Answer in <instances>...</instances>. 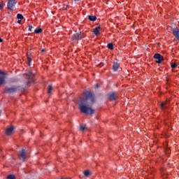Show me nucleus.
I'll list each match as a JSON object with an SVG mask.
<instances>
[{
	"instance_id": "nucleus-8",
	"label": "nucleus",
	"mask_w": 179,
	"mask_h": 179,
	"mask_svg": "<svg viewBox=\"0 0 179 179\" xmlns=\"http://www.w3.org/2000/svg\"><path fill=\"white\" fill-rule=\"evenodd\" d=\"M0 86H1V85H5V79H6V74L2 72V71H0Z\"/></svg>"
},
{
	"instance_id": "nucleus-25",
	"label": "nucleus",
	"mask_w": 179,
	"mask_h": 179,
	"mask_svg": "<svg viewBox=\"0 0 179 179\" xmlns=\"http://www.w3.org/2000/svg\"><path fill=\"white\" fill-rule=\"evenodd\" d=\"M86 129V127L85 126H80V131H85Z\"/></svg>"
},
{
	"instance_id": "nucleus-7",
	"label": "nucleus",
	"mask_w": 179,
	"mask_h": 179,
	"mask_svg": "<svg viewBox=\"0 0 179 179\" xmlns=\"http://www.w3.org/2000/svg\"><path fill=\"white\" fill-rule=\"evenodd\" d=\"M16 5V0H8L7 7L9 10H13L15 6Z\"/></svg>"
},
{
	"instance_id": "nucleus-19",
	"label": "nucleus",
	"mask_w": 179,
	"mask_h": 179,
	"mask_svg": "<svg viewBox=\"0 0 179 179\" xmlns=\"http://www.w3.org/2000/svg\"><path fill=\"white\" fill-rule=\"evenodd\" d=\"M107 47L109 50H114V45L111 43H108L107 45Z\"/></svg>"
},
{
	"instance_id": "nucleus-15",
	"label": "nucleus",
	"mask_w": 179,
	"mask_h": 179,
	"mask_svg": "<svg viewBox=\"0 0 179 179\" xmlns=\"http://www.w3.org/2000/svg\"><path fill=\"white\" fill-rule=\"evenodd\" d=\"M160 107L163 111L164 110H166V108H167V107H169V106H167L166 102H162L160 104Z\"/></svg>"
},
{
	"instance_id": "nucleus-12",
	"label": "nucleus",
	"mask_w": 179,
	"mask_h": 179,
	"mask_svg": "<svg viewBox=\"0 0 179 179\" xmlns=\"http://www.w3.org/2000/svg\"><path fill=\"white\" fill-rule=\"evenodd\" d=\"M100 30H101V27H100V26L96 27L95 29H94V34L95 36H99V34H100Z\"/></svg>"
},
{
	"instance_id": "nucleus-13",
	"label": "nucleus",
	"mask_w": 179,
	"mask_h": 179,
	"mask_svg": "<svg viewBox=\"0 0 179 179\" xmlns=\"http://www.w3.org/2000/svg\"><path fill=\"white\" fill-rule=\"evenodd\" d=\"M118 68H120V64L117 62H113V71H118Z\"/></svg>"
},
{
	"instance_id": "nucleus-9",
	"label": "nucleus",
	"mask_w": 179,
	"mask_h": 179,
	"mask_svg": "<svg viewBox=\"0 0 179 179\" xmlns=\"http://www.w3.org/2000/svg\"><path fill=\"white\" fill-rule=\"evenodd\" d=\"M117 93H115V92H110L108 94V99H109L110 101H114L115 100H117Z\"/></svg>"
},
{
	"instance_id": "nucleus-27",
	"label": "nucleus",
	"mask_w": 179,
	"mask_h": 179,
	"mask_svg": "<svg viewBox=\"0 0 179 179\" xmlns=\"http://www.w3.org/2000/svg\"><path fill=\"white\" fill-rule=\"evenodd\" d=\"M95 89H99V84L95 85Z\"/></svg>"
},
{
	"instance_id": "nucleus-17",
	"label": "nucleus",
	"mask_w": 179,
	"mask_h": 179,
	"mask_svg": "<svg viewBox=\"0 0 179 179\" xmlns=\"http://www.w3.org/2000/svg\"><path fill=\"white\" fill-rule=\"evenodd\" d=\"M34 33L36 34H40V33H43V29L41 28H36L35 30H34Z\"/></svg>"
},
{
	"instance_id": "nucleus-6",
	"label": "nucleus",
	"mask_w": 179,
	"mask_h": 179,
	"mask_svg": "<svg viewBox=\"0 0 179 179\" xmlns=\"http://www.w3.org/2000/svg\"><path fill=\"white\" fill-rule=\"evenodd\" d=\"M153 58L155 59H157L155 61L156 64H162V62H163V61H164V58L163 57V56L159 53H156L154 55Z\"/></svg>"
},
{
	"instance_id": "nucleus-14",
	"label": "nucleus",
	"mask_w": 179,
	"mask_h": 179,
	"mask_svg": "<svg viewBox=\"0 0 179 179\" xmlns=\"http://www.w3.org/2000/svg\"><path fill=\"white\" fill-rule=\"evenodd\" d=\"M88 19L91 22H96L97 17H96V15H88Z\"/></svg>"
},
{
	"instance_id": "nucleus-10",
	"label": "nucleus",
	"mask_w": 179,
	"mask_h": 179,
	"mask_svg": "<svg viewBox=\"0 0 179 179\" xmlns=\"http://www.w3.org/2000/svg\"><path fill=\"white\" fill-rule=\"evenodd\" d=\"M15 130V127L13 126H10L9 127H8L6 129V135L9 136V135H12V134H13V131Z\"/></svg>"
},
{
	"instance_id": "nucleus-20",
	"label": "nucleus",
	"mask_w": 179,
	"mask_h": 179,
	"mask_svg": "<svg viewBox=\"0 0 179 179\" xmlns=\"http://www.w3.org/2000/svg\"><path fill=\"white\" fill-rule=\"evenodd\" d=\"M172 69H176L177 66H178V64L177 63H172L171 65Z\"/></svg>"
},
{
	"instance_id": "nucleus-5",
	"label": "nucleus",
	"mask_w": 179,
	"mask_h": 179,
	"mask_svg": "<svg viewBox=\"0 0 179 179\" xmlns=\"http://www.w3.org/2000/svg\"><path fill=\"white\" fill-rule=\"evenodd\" d=\"M27 157V155H26L25 149H22L21 151H20V153L18 154L19 160H21V162H24Z\"/></svg>"
},
{
	"instance_id": "nucleus-18",
	"label": "nucleus",
	"mask_w": 179,
	"mask_h": 179,
	"mask_svg": "<svg viewBox=\"0 0 179 179\" xmlns=\"http://www.w3.org/2000/svg\"><path fill=\"white\" fill-rule=\"evenodd\" d=\"M83 174L85 177H89V176H90L92 173H90V171H89V170H86L83 172Z\"/></svg>"
},
{
	"instance_id": "nucleus-30",
	"label": "nucleus",
	"mask_w": 179,
	"mask_h": 179,
	"mask_svg": "<svg viewBox=\"0 0 179 179\" xmlns=\"http://www.w3.org/2000/svg\"><path fill=\"white\" fill-rule=\"evenodd\" d=\"M2 41H3V40L1 38H0V43H2Z\"/></svg>"
},
{
	"instance_id": "nucleus-31",
	"label": "nucleus",
	"mask_w": 179,
	"mask_h": 179,
	"mask_svg": "<svg viewBox=\"0 0 179 179\" xmlns=\"http://www.w3.org/2000/svg\"><path fill=\"white\" fill-rule=\"evenodd\" d=\"M45 51V50H44V49L41 50V52H44Z\"/></svg>"
},
{
	"instance_id": "nucleus-11",
	"label": "nucleus",
	"mask_w": 179,
	"mask_h": 179,
	"mask_svg": "<svg viewBox=\"0 0 179 179\" xmlns=\"http://www.w3.org/2000/svg\"><path fill=\"white\" fill-rule=\"evenodd\" d=\"M172 33H173V36H176L177 40H178V41H179V29L177 28L173 29Z\"/></svg>"
},
{
	"instance_id": "nucleus-1",
	"label": "nucleus",
	"mask_w": 179,
	"mask_h": 179,
	"mask_svg": "<svg viewBox=\"0 0 179 179\" xmlns=\"http://www.w3.org/2000/svg\"><path fill=\"white\" fill-rule=\"evenodd\" d=\"M96 101V97L94 94L90 92H86L84 94V97L80 100L79 110L83 114H94V109L92 108L90 106L94 104Z\"/></svg>"
},
{
	"instance_id": "nucleus-16",
	"label": "nucleus",
	"mask_w": 179,
	"mask_h": 179,
	"mask_svg": "<svg viewBox=\"0 0 179 179\" xmlns=\"http://www.w3.org/2000/svg\"><path fill=\"white\" fill-rule=\"evenodd\" d=\"M27 64L29 66H30L31 64V57H30V54L27 53Z\"/></svg>"
},
{
	"instance_id": "nucleus-23",
	"label": "nucleus",
	"mask_w": 179,
	"mask_h": 179,
	"mask_svg": "<svg viewBox=\"0 0 179 179\" xmlns=\"http://www.w3.org/2000/svg\"><path fill=\"white\" fill-rule=\"evenodd\" d=\"M3 6H5V3L3 2L0 3V10L3 9Z\"/></svg>"
},
{
	"instance_id": "nucleus-21",
	"label": "nucleus",
	"mask_w": 179,
	"mask_h": 179,
	"mask_svg": "<svg viewBox=\"0 0 179 179\" xmlns=\"http://www.w3.org/2000/svg\"><path fill=\"white\" fill-rule=\"evenodd\" d=\"M17 19H20V20H23V15L22 14L17 15Z\"/></svg>"
},
{
	"instance_id": "nucleus-29",
	"label": "nucleus",
	"mask_w": 179,
	"mask_h": 179,
	"mask_svg": "<svg viewBox=\"0 0 179 179\" xmlns=\"http://www.w3.org/2000/svg\"><path fill=\"white\" fill-rule=\"evenodd\" d=\"M167 178V175H164L163 176V178Z\"/></svg>"
},
{
	"instance_id": "nucleus-22",
	"label": "nucleus",
	"mask_w": 179,
	"mask_h": 179,
	"mask_svg": "<svg viewBox=\"0 0 179 179\" xmlns=\"http://www.w3.org/2000/svg\"><path fill=\"white\" fill-rule=\"evenodd\" d=\"M52 90V85H49L48 88V94H50V93H51Z\"/></svg>"
},
{
	"instance_id": "nucleus-4",
	"label": "nucleus",
	"mask_w": 179,
	"mask_h": 179,
	"mask_svg": "<svg viewBox=\"0 0 179 179\" xmlns=\"http://www.w3.org/2000/svg\"><path fill=\"white\" fill-rule=\"evenodd\" d=\"M85 37H86V36L85 35L84 33L78 32V33L74 34L71 36V40L73 41H78L79 40H82V38H85Z\"/></svg>"
},
{
	"instance_id": "nucleus-33",
	"label": "nucleus",
	"mask_w": 179,
	"mask_h": 179,
	"mask_svg": "<svg viewBox=\"0 0 179 179\" xmlns=\"http://www.w3.org/2000/svg\"><path fill=\"white\" fill-rule=\"evenodd\" d=\"M74 1H80V0H74Z\"/></svg>"
},
{
	"instance_id": "nucleus-24",
	"label": "nucleus",
	"mask_w": 179,
	"mask_h": 179,
	"mask_svg": "<svg viewBox=\"0 0 179 179\" xmlns=\"http://www.w3.org/2000/svg\"><path fill=\"white\" fill-rule=\"evenodd\" d=\"M8 179H15V175H9L8 176H7Z\"/></svg>"
},
{
	"instance_id": "nucleus-32",
	"label": "nucleus",
	"mask_w": 179,
	"mask_h": 179,
	"mask_svg": "<svg viewBox=\"0 0 179 179\" xmlns=\"http://www.w3.org/2000/svg\"><path fill=\"white\" fill-rule=\"evenodd\" d=\"M101 65H104L103 63H101Z\"/></svg>"
},
{
	"instance_id": "nucleus-28",
	"label": "nucleus",
	"mask_w": 179,
	"mask_h": 179,
	"mask_svg": "<svg viewBox=\"0 0 179 179\" xmlns=\"http://www.w3.org/2000/svg\"><path fill=\"white\" fill-rule=\"evenodd\" d=\"M17 23H22V20H18Z\"/></svg>"
},
{
	"instance_id": "nucleus-26",
	"label": "nucleus",
	"mask_w": 179,
	"mask_h": 179,
	"mask_svg": "<svg viewBox=\"0 0 179 179\" xmlns=\"http://www.w3.org/2000/svg\"><path fill=\"white\" fill-rule=\"evenodd\" d=\"M33 28H34L33 25H31V24L29 25V29H28L29 31H32L31 29Z\"/></svg>"
},
{
	"instance_id": "nucleus-3",
	"label": "nucleus",
	"mask_w": 179,
	"mask_h": 179,
	"mask_svg": "<svg viewBox=\"0 0 179 179\" xmlns=\"http://www.w3.org/2000/svg\"><path fill=\"white\" fill-rule=\"evenodd\" d=\"M25 78L27 79V85L29 86L30 83H33L34 82V73L31 72V71H29L26 74H25Z\"/></svg>"
},
{
	"instance_id": "nucleus-2",
	"label": "nucleus",
	"mask_w": 179,
	"mask_h": 179,
	"mask_svg": "<svg viewBox=\"0 0 179 179\" xmlns=\"http://www.w3.org/2000/svg\"><path fill=\"white\" fill-rule=\"evenodd\" d=\"M22 89L21 86H11L6 87L4 92L7 94H13V93H17Z\"/></svg>"
}]
</instances>
